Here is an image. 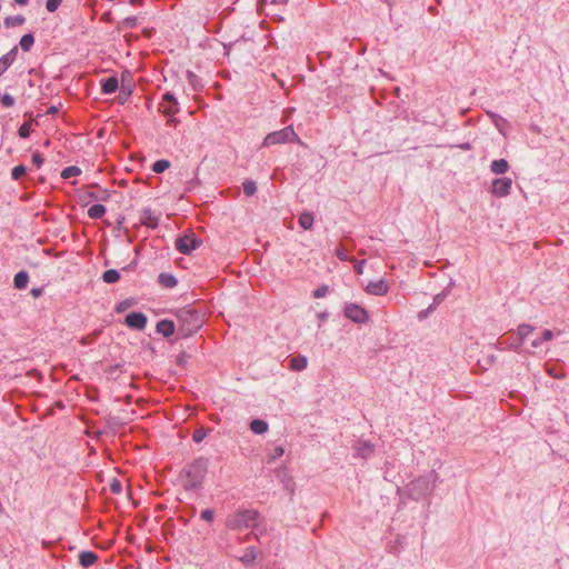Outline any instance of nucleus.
<instances>
[{"instance_id": "nucleus-5", "label": "nucleus", "mask_w": 569, "mask_h": 569, "mask_svg": "<svg viewBox=\"0 0 569 569\" xmlns=\"http://www.w3.org/2000/svg\"><path fill=\"white\" fill-rule=\"evenodd\" d=\"M200 244L193 233L183 234L177 238L176 249L182 254H190Z\"/></svg>"}, {"instance_id": "nucleus-8", "label": "nucleus", "mask_w": 569, "mask_h": 569, "mask_svg": "<svg viewBox=\"0 0 569 569\" xmlns=\"http://www.w3.org/2000/svg\"><path fill=\"white\" fill-rule=\"evenodd\" d=\"M409 490L412 496H427L433 490V486L426 477H420L409 485Z\"/></svg>"}, {"instance_id": "nucleus-37", "label": "nucleus", "mask_w": 569, "mask_h": 569, "mask_svg": "<svg viewBox=\"0 0 569 569\" xmlns=\"http://www.w3.org/2000/svg\"><path fill=\"white\" fill-rule=\"evenodd\" d=\"M187 79H188L189 84L193 88V90L198 91L200 89V87H201L200 79L194 72L187 71Z\"/></svg>"}, {"instance_id": "nucleus-11", "label": "nucleus", "mask_w": 569, "mask_h": 569, "mask_svg": "<svg viewBox=\"0 0 569 569\" xmlns=\"http://www.w3.org/2000/svg\"><path fill=\"white\" fill-rule=\"evenodd\" d=\"M353 450L357 457L369 459L375 453V445L368 440H357L353 445Z\"/></svg>"}, {"instance_id": "nucleus-38", "label": "nucleus", "mask_w": 569, "mask_h": 569, "mask_svg": "<svg viewBox=\"0 0 569 569\" xmlns=\"http://www.w3.org/2000/svg\"><path fill=\"white\" fill-rule=\"evenodd\" d=\"M488 116L490 117L499 132L503 133L501 124L507 123V120L495 112H488Z\"/></svg>"}, {"instance_id": "nucleus-9", "label": "nucleus", "mask_w": 569, "mask_h": 569, "mask_svg": "<svg viewBox=\"0 0 569 569\" xmlns=\"http://www.w3.org/2000/svg\"><path fill=\"white\" fill-rule=\"evenodd\" d=\"M159 110L164 116H174L179 111V103L171 92H166L162 97V101L159 106Z\"/></svg>"}, {"instance_id": "nucleus-13", "label": "nucleus", "mask_w": 569, "mask_h": 569, "mask_svg": "<svg viewBox=\"0 0 569 569\" xmlns=\"http://www.w3.org/2000/svg\"><path fill=\"white\" fill-rule=\"evenodd\" d=\"M389 290L387 281L383 279L378 281H371L367 286V292L375 296H385Z\"/></svg>"}, {"instance_id": "nucleus-40", "label": "nucleus", "mask_w": 569, "mask_h": 569, "mask_svg": "<svg viewBox=\"0 0 569 569\" xmlns=\"http://www.w3.org/2000/svg\"><path fill=\"white\" fill-rule=\"evenodd\" d=\"M27 173V167L23 166V164H19V166H16L12 170H11V178L13 180H19L21 179L24 174Z\"/></svg>"}, {"instance_id": "nucleus-35", "label": "nucleus", "mask_w": 569, "mask_h": 569, "mask_svg": "<svg viewBox=\"0 0 569 569\" xmlns=\"http://www.w3.org/2000/svg\"><path fill=\"white\" fill-rule=\"evenodd\" d=\"M81 174V169L77 166H69V167H66L62 171H61V177L63 179H69L71 177H77Z\"/></svg>"}, {"instance_id": "nucleus-1", "label": "nucleus", "mask_w": 569, "mask_h": 569, "mask_svg": "<svg viewBox=\"0 0 569 569\" xmlns=\"http://www.w3.org/2000/svg\"><path fill=\"white\" fill-rule=\"evenodd\" d=\"M208 466L209 460L204 457L197 458L187 465L182 472L184 489L192 490L198 488L207 475Z\"/></svg>"}, {"instance_id": "nucleus-50", "label": "nucleus", "mask_w": 569, "mask_h": 569, "mask_svg": "<svg viewBox=\"0 0 569 569\" xmlns=\"http://www.w3.org/2000/svg\"><path fill=\"white\" fill-rule=\"evenodd\" d=\"M44 159L39 152L32 153V162L40 168L43 163Z\"/></svg>"}, {"instance_id": "nucleus-28", "label": "nucleus", "mask_w": 569, "mask_h": 569, "mask_svg": "<svg viewBox=\"0 0 569 569\" xmlns=\"http://www.w3.org/2000/svg\"><path fill=\"white\" fill-rule=\"evenodd\" d=\"M299 226L305 230H310L313 226V216L310 212H303L298 219Z\"/></svg>"}, {"instance_id": "nucleus-63", "label": "nucleus", "mask_w": 569, "mask_h": 569, "mask_svg": "<svg viewBox=\"0 0 569 569\" xmlns=\"http://www.w3.org/2000/svg\"><path fill=\"white\" fill-rule=\"evenodd\" d=\"M318 317H319L320 320L325 321L328 318V313L327 312H321V313L318 315Z\"/></svg>"}, {"instance_id": "nucleus-25", "label": "nucleus", "mask_w": 569, "mask_h": 569, "mask_svg": "<svg viewBox=\"0 0 569 569\" xmlns=\"http://www.w3.org/2000/svg\"><path fill=\"white\" fill-rule=\"evenodd\" d=\"M252 536L258 540L259 543L264 542L266 526L263 525V521H259V529H253V531L246 536V540H249Z\"/></svg>"}, {"instance_id": "nucleus-53", "label": "nucleus", "mask_w": 569, "mask_h": 569, "mask_svg": "<svg viewBox=\"0 0 569 569\" xmlns=\"http://www.w3.org/2000/svg\"><path fill=\"white\" fill-rule=\"evenodd\" d=\"M553 338V332L549 329H546L543 332H542V341H550L551 339Z\"/></svg>"}, {"instance_id": "nucleus-42", "label": "nucleus", "mask_w": 569, "mask_h": 569, "mask_svg": "<svg viewBox=\"0 0 569 569\" xmlns=\"http://www.w3.org/2000/svg\"><path fill=\"white\" fill-rule=\"evenodd\" d=\"M130 94H131L130 88H126L124 86H122L120 88V92L118 96L119 103L123 104L129 99Z\"/></svg>"}, {"instance_id": "nucleus-14", "label": "nucleus", "mask_w": 569, "mask_h": 569, "mask_svg": "<svg viewBox=\"0 0 569 569\" xmlns=\"http://www.w3.org/2000/svg\"><path fill=\"white\" fill-rule=\"evenodd\" d=\"M18 47L14 46L9 52L0 58V76H2L8 68L14 62L18 54Z\"/></svg>"}, {"instance_id": "nucleus-20", "label": "nucleus", "mask_w": 569, "mask_h": 569, "mask_svg": "<svg viewBox=\"0 0 569 569\" xmlns=\"http://www.w3.org/2000/svg\"><path fill=\"white\" fill-rule=\"evenodd\" d=\"M258 557V550L254 547H248L243 556L239 557V560L246 566L250 567L253 565Z\"/></svg>"}, {"instance_id": "nucleus-18", "label": "nucleus", "mask_w": 569, "mask_h": 569, "mask_svg": "<svg viewBox=\"0 0 569 569\" xmlns=\"http://www.w3.org/2000/svg\"><path fill=\"white\" fill-rule=\"evenodd\" d=\"M158 282L161 287L166 289H172L178 284L177 278L173 274L167 272H162L159 274Z\"/></svg>"}, {"instance_id": "nucleus-17", "label": "nucleus", "mask_w": 569, "mask_h": 569, "mask_svg": "<svg viewBox=\"0 0 569 569\" xmlns=\"http://www.w3.org/2000/svg\"><path fill=\"white\" fill-rule=\"evenodd\" d=\"M97 560H98V555L93 551H82L79 555V563L83 568L91 567L92 565H94L97 562Z\"/></svg>"}, {"instance_id": "nucleus-19", "label": "nucleus", "mask_w": 569, "mask_h": 569, "mask_svg": "<svg viewBox=\"0 0 569 569\" xmlns=\"http://www.w3.org/2000/svg\"><path fill=\"white\" fill-rule=\"evenodd\" d=\"M509 168L510 166L506 159H497L490 163V171L495 174H503Z\"/></svg>"}, {"instance_id": "nucleus-22", "label": "nucleus", "mask_w": 569, "mask_h": 569, "mask_svg": "<svg viewBox=\"0 0 569 569\" xmlns=\"http://www.w3.org/2000/svg\"><path fill=\"white\" fill-rule=\"evenodd\" d=\"M29 282V274L27 271H19L13 278V286L16 289H26Z\"/></svg>"}, {"instance_id": "nucleus-15", "label": "nucleus", "mask_w": 569, "mask_h": 569, "mask_svg": "<svg viewBox=\"0 0 569 569\" xmlns=\"http://www.w3.org/2000/svg\"><path fill=\"white\" fill-rule=\"evenodd\" d=\"M156 329H157L158 333H161L163 337L169 338L174 333L176 326H174L173 321L168 320V319H162V320L158 321Z\"/></svg>"}, {"instance_id": "nucleus-33", "label": "nucleus", "mask_w": 569, "mask_h": 569, "mask_svg": "<svg viewBox=\"0 0 569 569\" xmlns=\"http://www.w3.org/2000/svg\"><path fill=\"white\" fill-rule=\"evenodd\" d=\"M120 279V273L116 269H108L102 274V280L106 283H116Z\"/></svg>"}, {"instance_id": "nucleus-24", "label": "nucleus", "mask_w": 569, "mask_h": 569, "mask_svg": "<svg viewBox=\"0 0 569 569\" xmlns=\"http://www.w3.org/2000/svg\"><path fill=\"white\" fill-rule=\"evenodd\" d=\"M535 330V328L530 325H527V323H522L520 326H518L517 328V335L515 336L517 339H519V341L521 343H523V341L526 340V338L532 333Z\"/></svg>"}, {"instance_id": "nucleus-7", "label": "nucleus", "mask_w": 569, "mask_h": 569, "mask_svg": "<svg viewBox=\"0 0 569 569\" xmlns=\"http://www.w3.org/2000/svg\"><path fill=\"white\" fill-rule=\"evenodd\" d=\"M343 312L346 318L356 323H366L369 318L365 308L357 303H346Z\"/></svg>"}, {"instance_id": "nucleus-23", "label": "nucleus", "mask_w": 569, "mask_h": 569, "mask_svg": "<svg viewBox=\"0 0 569 569\" xmlns=\"http://www.w3.org/2000/svg\"><path fill=\"white\" fill-rule=\"evenodd\" d=\"M250 430L256 435H262L268 431V423L262 419H253L250 422Z\"/></svg>"}, {"instance_id": "nucleus-30", "label": "nucleus", "mask_w": 569, "mask_h": 569, "mask_svg": "<svg viewBox=\"0 0 569 569\" xmlns=\"http://www.w3.org/2000/svg\"><path fill=\"white\" fill-rule=\"evenodd\" d=\"M92 188H98L97 184H90L88 187V189L86 190H82L81 193H80V199L83 200V201H92V200H98L99 198V193L92 191Z\"/></svg>"}, {"instance_id": "nucleus-2", "label": "nucleus", "mask_w": 569, "mask_h": 569, "mask_svg": "<svg viewBox=\"0 0 569 569\" xmlns=\"http://www.w3.org/2000/svg\"><path fill=\"white\" fill-rule=\"evenodd\" d=\"M259 521L264 519L257 510L244 509L231 515L227 520V527L231 530L259 529Z\"/></svg>"}, {"instance_id": "nucleus-3", "label": "nucleus", "mask_w": 569, "mask_h": 569, "mask_svg": "<svg viewBox=\"0 0 569 569\" xmlns=\"http://www.w3.org/2000/svg\"><path fill=\"white\" fill-rule=\"evenodd\" d=\"M177 316L178 320L181 322L178 330L181 337H188L192 335L201 326V319L196 310L181 309Z\"/></svg>"}, {"instance_id": "nucleus-44", "label": "nucleus", "mask_w": 569, "mask_h": 569, "mask_svg": "<svg viewBox=\"0 0 569 569\" xmlns=\"http://www.w3.org/2000/svg\"><path fill=\"white\" fill-rule=\"evenodd\" d=\"M1 103H2V106H3V107H6V108H11V107H13V106H14L16 100H14V98H13L11 94L6 93V94H3V96L1 97Z\"/></svg>"}, {"instance_id": "nucleus-16", "label": "nucleus", "mask_w": 569, "mask_h": 569, "mask_svg": "<svg viewBox=\"0 0 569 569\" xmlns=\"http://www.w3.org/2000/svg\"><path fill=\"white\" fill-rule=\"evenodd\" d=\"M100 84H101V91L104 94L114 93L119 88V81L116 76H111L109 78L102 79Z\"/></svg>"}, {"instance_id": "nucleus-57", "label": "nucleus", "mask_w": 569, "mask_h": 569, "mask_svg": "<svg viewBox=\"0 0 569 569\" xmlns=\"http://www.w3.org/2000/svg\"><path fill=\"white\" fill-rule=\"evenodd\" d=\"M109 197H110L109 191L107 189H103L99 193L98 200L107 201L109 199Z\"/></svg>"}, {"instance_id": "nucleus-41", "label": "nucleus", "mask_w": 569, "mask_h": 569, "mask_svg": "<svg viewBox=\"0 0 569 569\" xmlns=\"http://www.w3.org/2000/svg\"><path fill=\"white\" fill-rule=\"evenodd\" d=\"M30 132H31V123L29 122H24L20 126L19 130H18V134L20 138H28L30 136Z\"/></svg>"}, {"instance_id": "nucleus-29", "label": "nucleus", "mask_w": 569, "mask_h": 569, "mask_svg": "<svg viewBox=\"0 0 569 569\" xmlns=\"http://www.w3.org/2000/svg\"><path fill=\"white\" fill-rule=\"evenodd\" d=\"M24 22H26V18L22 14L9 16V17L4 18V26L7 28L22 26Z\"/></svg>"}, {"instance_id": "nucleus-46", "label": "nucleus", "mask_w": 569, "mask_h": 569, "mask_svg": "<svg viewBox=\"0 0 569 569\" xmlns=\"http://www.w3.org/2000/svg\"><path fill=\"white\" fill-rule=\"evenodd\" d=\"M62 0H47L46 8L49 12H54L60 7Z\"/></svg>"}, {"instance_id": "nucleus-51", "label": "nucleus", "mask_w": 569, "mask_h": 569, "mask_svg": "<svg viewBox=\"0 0 569 569\" xmlns=\"http://www.w3.org/2000/svg\"><path fill=\"white\" fill-rule=\"evenodd\" d=\"M336 254L338 257L339 260L341 261H348L349 260V256L348 253L346 252V250L341 247H339L336 251Z\"/></svg>"}, {"instance_id": "nucleus-26", "label": "nucleus", "mask_w": 569, "mask_h": 569, "mask_svg": "<svg viewBox=\"0 0 569 569\" xmlns=\"http://www.w3.org/2000/svg\"><path fill=\"white\" fill-rule=\"evenodd\" d=\"M501 349L517 350L522 343L515 336L500 340Z\"/></svg>"}, {"instance_id": "nucleus-45", "label": "nucleus", "mask_w": 569, "mask_h": 569, "mask_svg": "<svg viewBox=\"0 0 569 569\" xmlns=\"http://www.w3.org/2000/svg\"><path fill=\"white\" fill-rule=\"evenodd\" d=\"M284 453V449L283 447L281 446H277L276 448H273V450L269 453V459L270 460H276L280 457H282Z\"/></svg>"}, {"instance_id": "nucleus-61", "label": "nucleus", "mask_w": 569, "mask_h": 569, "mask_svg": "<svg viewBox=\"0 0 569 569\" xmlns=\"http://www.w3.org/2000/svg\"><path fill=\"white\" fill-rule=\"evenodd\" d=\"M459 148H461L462 150H470L471 144L469 142H465V143L460 144Z\"/></svg>"}, {"instance_id": "nucleus-62", "label": "nucleus", "mask_w": 569, "mask_h": 569, "mask_svg": "<svg viewBox=\"0 0 569 569\" xmlns=\"http://www.w3.org/2000/svg\"><path fill=\"white\" fill-rule=\"evenodd\" d=\"M41 292H42V290H41L40 288H37V289H32V290H31V293H32V296H34V297L40 296V295H41Z\"/></svg>"}, {"instance_id": "nucleus-31", "label": "nucleus", "mask_w": 569, "mask_h": 569, "mask_svg": "<svg viewBox=\"0 0 569 569\" xmlns=\"http://www.w3.org/2000/svg\"><path fill=\"white\" fill-rule=\"evenodd\" d=\"M34 43V37L32 33L23 34L20 39V47L24 52H29Z\"/></svg>"}, {"instance_id": "nucleus-10", "label": "nucleus", "mask_w": 569, "mask_h": 569, "mask_svg": "<svg viewBox=\"0 0 569 569\" xmlns=\"http://www.w3.org/2000/svg\"><path fill=\"white\" fill-rule=\"evenodd\" d=\"M148 318L142 312H130L124 318V325L131 329L143 330L147 326Z\"/></svg>"}, {"instance_id": "nucleus-64", "label": "nucleus", "mask_w": 569, "mask_h": 569, "mask_svg": "<svg viewBox=\"0 0 569 569\" xmlns=\"http://www.w3.org/2000/svg\"><path fill=\"white\" fill-rule=\"evenodd\" d=\"M14 2L19 6H26L29 2V0H14Z\"/></svg>"}, {"instance_id": "nucleus-55", "label": "nucleus", "mask_w": 569, "mask_h": 569, "mask_svg": "<svg viewBox=\"0 0 569 569\" xmlns=\"http://www.w3.org/2000/svg\"><path fill=\"white\" fill-rule=\"evenodd\" d=\"M366 263L365 260H361V261H358L357 264L355 266V271L358 273V274H361L363 272V264Z\"/></svg>"}, {"instance_id": "nucleus-48", "label": "nucleus", "mask_w": 569, "mask_h": 569, "mask_svg": "<svg viewBox=\"0 0 569 569\" xmlns=\"http://www.w3.org/2000/svg\"><path fill=\"white\" fill-rule=\"evenodd\" d=\"M201 519L208 522L213 521L214 512L211 509H204L201 511Z\"/></svg>"}, {"instance_id": "nucleus-4", "label": "nucleus", "mask_w": 569, "mask_h": 569, "mask_svg": "<svg viewBox=\"0 0 569 569\" xmlns=\"http://www.w3.org/2000/svg\"><path fill=\"white\" fill-rule=\"evenodd\" d=\"M299 141H300V139H299L298 134L296 133V131L293 130L292 126H288L281 130L268 133L262 141V147L269 148V147L276 146V144L299 142Z\"/></svg>"}, {"instance_id": "nucleus-32", "label": "nucleus", "mask_w": 569, "mask_h": 569, "mask_svg": "<svg viewBox=\"0 0 569 569\" xmlns=\"http://www.w3.org/2000/svg\"><path fill=\"white\" fill-rule=\"evenodd\" d=\"M138 26V18L137 17H127L118 24V30L123 31L127 29H133Z\"/></svg>"}, {"instance_id": "nucleus-36", "label": "nucleus", "mask_w": 569, "mask_h": 569, "mask_svg": "<svg viewBox=\"0 0 569 569\" xmlns=\"http://www.w3.org/2000/svg\"><path fill=\"white\" fill-rule=\"evenodd\" d=\"M169 168H170V162L168 160H166V159L157 160L152 164V171L156 172V173H162V172H164Z\"/></svg>"}, {"instance_id": "nucleus-54", "label": "nucleus", "mask_w": 569, "mask_h": 569, "mask_svg": "<svg viewBox=\"0 0 569 569\" xmlns=\"http://www.w3.org/2000/svg\"><path fill=\"white\" fill-rule=\"evenodd\" d=\"M446 298V295L442 292V293H438L433 298V305L438 306L440 305Z\"/></svg>"}, {"instance_id": "nucleus-47", "label": "nucleus", "mask_w": 569, "mask_h": 569, "mask_svg": "<svg viewBox=\"0 0 569 569\" xmlns=\"http://www.w3.org/2000/svg\"><path fill=\"white\" fill-rule=\"evenodd\" d=\"M110 490L112 493L119 495L122 492V485L118 479H113L110 483Z\"/></svg>"}, {"instance_id": "nucleus-43", "label": "nucleus", "mask_w": 569, "mask_h": 569, "mask_svg": "<svg viewBox=\"0 0 569 569\" xmlns=\"http://www.w3.org/2000/svg\"><path fill=\"white\" fill-rule=\"evenodd\" d=\"M329 292V287L327 284H322L320 287H318L313 292H312V296L313 298H323L327 296V293Z\"/></svg>"}, {"instance_id": "nucleus-39", "label": "nucleus", "mask_w": 569, "mask_h": 569, "mask_svg": "<svg viewBox=\"0 0 569 569\" xmlns=\"http://www.w3.org/2000/svg\"><path fill=\"white\" fill-rule=\"evenodd\" d=\"M208 435V430L204 427L197 428L192 433V440L200 443Z\"/></svg>"}, {"instance_id": "nucleus-34", "label": "nucleus", "mask_w": 569, "mask_h": 569, "mask_svg": "<svg viewBox=\"0 0 569 569\" xmlns=\"http://www.w3.org/2000/svg\"><path fill=\"white\" fill-rule=\"evenodd\" d=\"M243 193L247 197H252L257 192V184L253 180H244L242 183Z\"/></svg>"}, {"instance_id": "nucleus-49", "label": "nucleus", "mask_w": 569, "mask_h": 569, "mask_svg": "<svg viewBox=\"0 0 569 569\" xmlns=\"http://www.w3.org/2000/svg\"><path fill=\"white\" fill-rule=\"evenodd\" d=\"M132 305H133V301H132V300H129V299H127V300H124V301H121V302H119V303H118V306H117V311H118V312H122V311H124L127 308L131 307Z\"/></svg>"}, {"instance_id": "nucleus-27", "label": "nucleus", "mask_w": 569, "mask_h": 569, "mask_svg": "<svg viewBox=\"0 0 569 569\" xmlns=\"http://www.w3.org/2000/svg\"><path fill=\"white\" fill-rule=\"evenodd\" d=\"M106 207L103 204H93L88 210V216L91 219H101L106 214Z\"/></svg>"}, {"instance_id": "nucleus-56", "label": "nucleus", "mask_w": 569, "mask_h": 569, "mask_svg": "<svg viewBox=\"0 0 569 569\" xmlns=\"http://www.w3.org/2000/svg\"><path fill=\"white\" fill-rule=\"evenodd\" d=\"M436 307H437V306H436V305H433V302H432V303L428 307V309H427L426 311H421V312L419 313V318H420V319L425 318V317L427 316V313L432 312V311L435 310V308H436Z\"/></svg>"}, {"instance_id": "nucleus-6", "label": "nucleus", "mask_w": 569, "mask_h": 569, "mask_svg": "<svg viewBox=\"0 0 569 569\" xmlns=\"http://www.w3.org/2000/svg\"><path fill=\"white\" fill-rule=\"evenodd\" d=\"M512 179L508 177L496 178L491 182V193L497 198H503L511 193Z\"/></svg>"}, {"instance_id": "nucleus-60", "label": "nucleus", "mask_w": 569, "mask_h": 569, "mask_svg": "<svg viewBox=\"0 0 569 569\" xmlns=\"http://www.w3.org/2000/svg\"><path fill=\"white\" fill-rule=\"evenodd\" d=\"M168 117H169V119L167 121L168 126H174L178 122V120L176 118H173V116H168Z\"/></svg>"}, {"instance_id": "nucleus-59", "label": "nucleus", "mask_w": 569, "mask_h": 569, "mask_svg": "<svg viewBox=\"0 0 569 569\" xmlns=\"http://www.w3.org/2000/svg\"><path fill=\"white\" fill-rule=\"evenodd\" d=\"M542 342H543V341H542V339H541V338H540V339H535V340L531 342V346H532L533 348H538V347H540V346L542 345Z\"/></svg>"}, {"instance_id": "nucleus-52", "label": "nucleus", "mask_w": 569, "mask_h": 569, "mask_svg": "<svg viewBox=\"0 0 569 569\" xmlns=\"http://www.w3.org/2000/svg\"><path fill=\"white\" fill-rule=\"evenodd\" d=\"M547 372H548L551 377H553V378H556V379H563V378L566 377V375H565L563 372H560V371L556 370L555 368H548V369H547Z\"/></svg>"}, {"instance_id": "nucleus-12", "label": "nucleus", "mask_w": 569, "mask_h": 569, "mask_svg": "<svg viewBox=\"0 0 569 569\" xmlns=\"http://www.w3.org/2000/svg\"><path fill=\"white\" fill-rule=\"evenodd\" d=\"M140 223L148 228L156 229L159 226V216L150 208H146L141 212Z\"/></svg>"}, {"instance_id": "nucleus-58", "label": "nucleus", "mask_w": 569, "mask_h": 569, "mask_svg": "<svg viewBox=\"0 0 569 569\" xmlns=\"http://www.w3.org/2000/svg\"><path fill=\"white\" fill-rule=\"evenodd\" d=\"M59 112V107L57 106H51L48 110H47V113L48 114H56Z\"/></svg>"}, {"instance_id": "nucleus-21", "label": "nucleus", "mask_w": 569, "mask_h": 569, "mask_svg": "<svg viewBox=\"0 0 569 569\" xmlns=\"http://www.w3.org/2000/svg\"><path fill=\"white\" fill-rule=\"evenodd\" d=\"M308 366V359L306 356H297L290 359L289 368L293 371H302Z\"/></svg>"}]
</instances>
